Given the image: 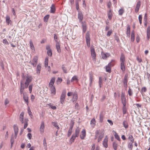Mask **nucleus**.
<instances>
[{
  "label": "nucleus",
  "mask_w": 150,
  "mask_h": 150,
  "mask_svg": "<svg viewBox=\"0 0 150 150\" xmlns=\"http://www.w3.org/2000/svg\"><path fill=\"white\" fill-rule=\"evenodd\" d=\"M121 98L122 103L124 106L126 105V99L125 97V94L122 93L121 95Z\"/></svg>",
  "instance_id": "nucleus-7"
},
{
  "label": "nucleus",
  "mask_w": 150,
  "mask_h": 150,
  "mask_svg": "<svg viewBox=\"0 0 150 150\" xmlns=\"http://www.w3.org/2000/svg\"><path fill=\"white\" fill-rule=\"evenodd\" d=\"M78 80L77 77L76 76H74L72 78L71 81V82H73L74 81H78Z\"/></svg>",
  "instance_id": "nucleus-44"
},
{
  "label": "nucleus",
  "mask_w": 150,
  "mask_h": 150,
  "mask_svg": "<svg viewBox=\"0 0 150 150\" xmlns=\"http://www.w3.org/2000/svg\"><path fill=\"white\" fill-rule=\"evenodd\" d=\"M102 79L101 77H99V85L100 88L102 87Z\"/></svg>",
  "instance_id": "nucleus-48"
},
{
  "label": "nucleus",
  "mask_w": 150,
  "mask_h": 150,
  "mask_svg": "<svg viewBox=\"0 0 150 150\" xmlns=\"http://www.w3.org/2000/svg\"><path fill=\"white\" fill-rule=\"evenodd\" d=\"M33 78L31 76H28L26 77V81L25 83V84H28L29 83L32 81Z\"/></svg>",
  "instance_id": "nucleus-12"
},
{
  "label": "nucleus",
  "mask_w": 150,
  "mask_h": 150,
  "mask_svg": "<svg viewBox=\"0 0 150 150\" xmlns=\"http://www.w3.org/2000/svg\"><path fill=\"white\" fill-rule=\"evenodd\" d=\"M142 16L141 15H140L139 16V23L141 24L142 23Z\"/></svg>",
  "instance_id": "nucleus-60"
},
{
  "label": "nucleus",
  "mask_w": 150,
  "mask_h": 150,
  "mask_svg": "<svg viewBox=\"0 0 150 150\" xmlns=\"http://www.w3.org/2000/svg\"><path fill=\"white\" fill-rule=\"evenodd\" d=\"M113 132L114 133V136L115 139L119 141H120L121 139L118 134L114 130L113 131Z\"/></svg>",
  "instance_id": "nucleus-20"
},
{
  "label": "nucleus",
  "mask_w": 150,
  "mask_h": 150,
  "mask_svg": "<svg viewBox=\"0 0 150 150\" xmlns=\"http://www.w3.org/2000/svg\"><path fill=\"white\" fill-rule=\"evenodd\" d=\"M52 96H53L56 94V89L55 87H50Z\"/></svg>",
  "instance_id": "nucleus-17"
},
{
  "label": "nucleus",
  "mask_w": 150,
  "mask_h": 150,
  "mask_svg": "<svg viewBox=\"0 0 150 150\" xmlns=\"http://www.w3.org/2000/svg\"><path fill=\"white\" fill-rule=\"evenodd\" d=\"M124 10L123 8H121L118 11L119 14L120 15H122L124 13Z\"/></svg>",
  "instance_id": "nucleus-45"
},
{
  "label": "nucleus",
  "mask_w": 150,
  "mask_h": 150,
  "mask_svg": "<svg viewBox=\"0 0 150 150\" xmlns=\"http://www.w3.org/2000/svg\"><path fill=\"white\" fill-rule=\"evenodd\" d=\"M89 35V33H87L86 34V44L88 47H89L90 46V38Z\"/></svg>",
  "instance_id": "nucleus-8"
},
{
  "label": "nucleus",
  "mask_w": 150,
  "mask_h": 150,
  "mask_svg": "<svg viewBox=\"0 0 150 150\" xmlns=\"http://www.w3.org/2000/svg\"><path fill=\"white\" fill-rule=\"evenodd\" d=\"M120 68L122 71L124 72L125 70V64H120Z\"/></svg>",
  "instance_id": "nucleus-38"
},
{
  "label": "nucleus",
  "mask_w": 150,
  "mask_h": 150,
  "mask_svg": "<svg viewBox=\"0 0 150 150\" xmlns=\"http://www.w3.org/2000/svg\"><path fill=\"white\" fill-rule=\"evenodd\" d=\"M91 52L92 60L94 63H95L96 61V55L94 48L91 49Z\"/></svg>",
  "instance_id": "nucleus-3"
},
{
  "label": "nucleus",
  "mask_w": 150,
  "mask_h": 150,
  "mask_svg": "<svg viewBox=\"0 0 150 150\" xmlns=\"http://www.w3.org/2000/svg\"><path fill=\"white\" fill-rule=\"evenodd\" d=\"M128 93L130 96H131L132 95V91L131 90V89L130 88H129V89L128 90Z\"/></svg>",
  "instance_id": "nucleus-58"
},
{
  "label": "nucleus",
  "mask_w": 150,
  "mask_h": 150,
  "mask_svg": "<svg viewBox=\"0 0 150 150\" xmlns=\"http://www.w3.org/2000/svg\"><path fill=\"white\" fill-rule=\"evenodd\" d=\"M48 57H46L45 59V67H48Z\"/></svg>",
  "instance_id": "nucleus-47"
},
{
  "label": "nucleus",
  "mask_w": 150,
  "mask_h": 150,
  "mask_svg": "<svg viewBox=\"0 0 150 150\" xmlns=\"http://www.w3.org/2000/svg\"><path fill=\"white\" fill-rule=\"evenodd\" d=\"M108 18L109 20H110L112 18V14L111 10L109 11L108 13Z\"/></svg>",
  "instance_id": "nucleus-39"
},
{
  "label": "nucleus",
  "mask_w": 150,
  "mask_h": 150,
  "mask_svg": "<svg viewBox=\"0 0 150 150\" xmlns=\"http://www.w3.org/2000/svg\"><path fill=\"white\" fill-rule=\"evenodd\" d=\"M86 136V130L84 129H83L81 132L80 135V137L81 139H84Z\"/></svg>",
  "instance_id": "nucleus-5"
},
{
  "label": "nucleus",
  "mask_w": 150,
  "mask_h": 150,
  "mask_svg": "<svg viewBox=\"0 0 150 150\" xmlns=\"http://www.w3.org/2000/svg\"><path fill=\"white\" fill-rule=\"evenodd\" d=\"M115 64V61L114 59H112L110 62L108 64V66H110L111 67L113 66Z\"/></svg>",
  "instance_id": "nucleus-31"
},
{
  "label": "nucleus",
  "mask_w": 150,
  "mask_h": 150,
  "mask_svg": "<svg viewBox=\"0 0 150 150\" xmlns=\"http://www.w3.org/2000/svg\"><path fill=\"white\" fill-rule=\"evenodd\" d=\"M111 67L110 66H108V65L106 67V71L107 72L110 73L111 72Z\"/></svg>",
  "instance_id": "nucleus-46"
},
{
  "label": "nucleus",
  "mask_w": 150,
  "mask_h": 150,
  "mask_svg": "<svg viewBox=\"0 0 150 150\" xmlns=\"http://www.w3.org/2000/svg\"><path fill=\"white\" fill-rule=\"evenodd\" d=\"M66 92L65 90L63 91L61 94L60 98V102L61 104H63L65 99L66 96Z\"/></svg>",
  "instance_id": "nucleus-2"
},
{
  "label": "nucleus",
  "mask_w": 150,
  "mask_h": 150,
  "mask_svg": "<svg viewBox=\"0 0 150 150\" xmlns=\"http://www.w3.org/2000/svg\"><path fill=\"white\" fill-rule=\"evenodd\" d=\"M127 76H125L124 77V86L125 88L127 87Z\"/></svg>",
  "instance_id": "nucleus-25"
},
{
  "label": "nucleus",
  "mask_w": 150,
  "mask_h": 150,
  "mask_svg": "<svg viewBox=\"0 0 150 150\" xmlns=\"http://www.w3.org/2000/svg\"><path fill=\"white\" fill-rule=\"evenodd\" d=\"M128 139L130 141V142H134V139L132 135L129 134V135Z\"/></svg>",
  "instance_id": "nucleus-43"
},
{
  "label": "nucleus",
  "mask_w": 150,
  "mask_h": 150,
  "mask_svg": "<svg viewBox=\"0 0 150 150\" xmlns=\"http://www.w3.org/2000/svg\"><path fill=\"white\" fill-rule=\"evenodd\" d=\"M120 64H125V57L124 55L122 54L120 58Z\"/></svg>",
  "instance_id": "nucleus-18"
},
{
  "label": "nucleus",
  "mask_w": 150,
  "mask_h": 150,
  "mask_svg": "<svg viewBox=\"0 0 150 150\" xmlns=\"http://www.w3.org/2000/svg\"><path fill=\"white\" fill-rule=\"evenodd\" d=\"M43 145L45 147V148L47 149V145L46 139L45 138L43 140Z\"/></svg>",
  "instance_id": "nucleus-51"
},
{
  "label": "nucleus",
  "mask_w": 150,
  "mask_h": 150,
  "mask_svg": "<svg viewBox=\"0 0 150 150\" xmlns=\"http://www.w3.org/2000/svg\"><path fill=\"white\" fill-rule=\"evenodd\" d=\"M102 58L104 59H106L108 57H109L110 55L109 53H105L103 52H101Z\"/></svg>",
  "instance_id": "nucleus-10"
},
{
  "label": "nucleus",
  "mask_w": 150,
  "mask_h": 150,
  "mask_svg": "<svg viewBox=\"0 0 150 150\" xmlns=\"http://www.w3.org/2000/svg\"><path fill=\"white\" fill-rule=\"evenodd\" d=\"M90 124L93 127H94L95 126L96 120L94 118H93L91 120Z\"/></svg>",
  "instance_id": "nucleus-29"
},
{
  "label": "nucleus",
  "mask_w": 150,
  "mask_h": 150,
  "mask_svg": "<svg viewBox=\"0 0 150 150\" xmlns=\"http://www.w3.org/2000/svg\"><path fill=\"white\" fill-rule=\"evenodd\" d=\"M38 57L37 56H35L33 58L32 60L30 61V64L32 65L33 66L35 67L38 63Z\"/></svg>",
  "instance_id": "nucleus-1"
},
{
  "label": "nucleus",
  "mask_w": 150,
  "mask_h": 150,
  "mask_svg": "<svg viewBox=\"0 0 150 150\" xmlns=\"http://www.w3.org/2000/svg\"><path fill=\"white\" fill-rule=\"evenodd\" d=\"M147 38L148 40H149L150 36V27L149 26L147 29Z\"/></svg>",
  "instance_id": "nucleus-30"
},
{
  "label": "nucleus",
  "mask_w": 150,
  "mask_h": 150,
  "mask_svg": "<svg viewBox=\"0 0 150 150\" xmlns=\"http://www.w3.org/2000/svg\"><path fill=\"white\" fill-rule=\"evenodd\" d=\"M80 129L79 128H77L75 130V134L76 137H78L79 136Z\"/></svg>",
  "instance_id": "nucleus-42"
},
{
  "label": "nucleus",
  "mask_w": 150,
  "mask_h": 150,
  "mask_svg": "<svg viewBox=\"0 0 150 150\" xmlns=\"http://www.w3.org/2000/svg\"><path fill=\"white\" fill-rule=\"evenodd\" d=\"M41 70V64L39 63L37 66L36 68L37 73L39 74Z\"/></svg>",
  "instance_id": "nucleus-19"
},
{
  "label": "nucleus",
  "mask_w": 150,
  "mask_h": 150,
  "mask_svg": "<svg viewBox=\"0 0 150 150\" xmlns=\"http://www.w3.org/2000/svg\"><path fill=\"white\" fill-rule=\"evenodd\" d=\"M54 38L55 41L56 42V43H57V42H59L58 41V37L55 34H54Z\"/></svg>",
  "instance_id": "nucleus-56"
},
{
  "label": "nucleus",
  "mask_w": 150,
  "mask_h": 150,
  "mask_svg": "<svg viewBox=\"0 0 150 150\" xmlns=\"http://www.w3.org/2000/svg\"><path fill=\"white\" fill-rule=\"evenodd\" d=\"M14 142V141L13 139V137H12L11 139V147L13 145V144Z\"/></svg>",
  "instance_id": "nucleus-61"
},
{
  "label": "nucleus",
  "mask_w": 150,
  "mask_h": 150,
  "mask_svg": "<svg viewBox=\"0 0 150 150\" xmlns=\"http://www.w3.org/2000/svg\"><path fill=\"white\" fill-rule=\"evenodd\" d=\"M72 128H70L68 131L67 134V136L68 137H70L72 133Z\"/></svg>",
  "instance_id": "nucleus-52"
},
{
  "label": "nucleus",
  "mask_w": 150,
  "mask_h": 150,
  "mask_svg": "<svg viewBox=\"0 0 150 150\" xmlns=\"http://www.w3.org/2000/svg\"><path fill=\"white\" fill-rule=\"evenodd\" d=\"M47 54L48 55L51 57L52 55V52L51 50H47Z\"/></svg>",
  "instance_id": "nucleus-54"
},
{
  "label": "nucleus",
  "mask_w": 150,
  "mask_h": 150,
  "mask_svg": "<svg viewBox=\"0 0 150 150\" xmlns=\"http://www.w3.org/2000/svg\"><path fill=\"white\" fill-rule=\"evenodd\" d=\"M55 8L54 5L52 4L50 8V12L52 13H55Z\"/></svg>",
  "instance_id": "nucleus-26"
},
{
  "label": "nucleus",
  "mask_w": 150,
  "mask_h": 150,
  "mask_svg": "<svg viewBox=\"0 0 150 150\" xmlns=\"http://www.w3.org/2000/svg\"><path fill=\"white\" fill-rule=\"evenodd\" d=\"M126 106H124L122 107V111L124 115L127 112V109L126 108Z\"/></svg>",
  "instance_id": "nucleus-53"
},
{
  "label": "nucleus",
  "mask_w": 150,
  "mask_h": 150,
  "mask_svg": "<svg viewBox=\"0 0 150 150\" xmlns=\"http://www.w3.org/2000/svg\"><path fill=\"white\" fill-rule=\"evenodd\" d=\"M9 103V100L7 98H6L4 101V104L5 105L8 104Z\"/></svg>",
  "instance_id": "nucleus-62"
},
{
  "label": "nucleus",
  "mask_w": 150,
  "mask_h": 150,
  "mask_svg": "<svg viewBox=\"0 0 150 150\" xmlns=\"http://www.w3.org/2000/svg\"><path fill=\"white\" fill-rule=\"evenodd\" d=\"M126 34L127 36L130 37V28L129 25H128L127 27Z\"/></svg>",
  "instance_id": "nucleus-23"
},
{
  "label": "nucleus",
  "mask_w": 150,
  "mask_h": 150,
  "mask_svg": "<svg viewBox=\"0 0 150 150\" xmlns=\"http://www.w3.org/2000/svg\"><path fill=\"white\" fill-rule=\"evenodd\" d=\"M141 4V2L140 1H138L137 4L136 8L135 9V12L137 13L139 11V8L140 7V6Z\"/></svg>",
  "instance_id": "nucleus-14"
},
{
  "label": "nucleus",
  "mask_w": 150,
  "mask_h": 150,
  "mask_svg": "<svg viewBox=\"0 0 150 150\" xmlns=\"http://www.w3.org/2000/svg\"><path fill=\"white\" fill-rule=\"evenodd\" d=\"M30 44L31 49L32 50H35V47L33 44V43L32 42V41L31 40H30Z\"/></svg>",
  "instance_id": "nucleus-50"
},
{
  "label": "nucleus",
  "mask_w": 150,
  "mask_h": 150,
  "mask_svg": "<svg viewBox=\"0 0 150 150\" xmlns=\"http://www.w3.org/2000/svg\"><path fill=\"white\" fill-rule=\"evenodd\" d=\"M47 105L53 110H55L57 109V107L55 106L53 104L50 103L48 104Z\"/></svg>",
  "instance_id": "nucleus-34"
},
{
  "label": "nucleus",
  "mask_w": 150,
  "mask_h": 150,
  "mask_svg": "<svg viewBox=\"0 0 150 150\" xmlns=\"http://www.w3.org/2000/svg\"><path fill=\"white\" fill-rule=\"evenodd\" d=\"M78 18L80 21L81 22L83 19V16L81 12H79L78 14Z\"/></svg>",
  "instance_id": "nucleus-21"
},
{
  "label": "nucleus",
  "mask_w": 150,
  "mask_h": 150,
  "mask_svg": "<svg viewBox=\"0 0 150 150\" xmlns=\"http://www.w3.org/2000/svg\"><path fill=\"white\" fill-rule=\"evenodd\" d=\"M6 22L8 25L11 22V21L10 20V16H6Z\"/></svg>",
  "instance_id": "nucleus-35"
},
{
  "label": "nucleus",
  "mask_w": 150,
  "mask_h": 150,
  "mask_svg": "<svg viewBox=\"0 0 150 150\" xmlns=\"http://www.w3.org/2000/svg\"><path fill=\"white\" fill-rule=\"evenodd\" d=\"M23 98L26 104L27 105H28L29 102H28V96L25 95H23Z\"/></svg>",
  "instance_id": "nucleus-22"
},
{
  "label": "nucleus",
  "mask_w": 150,
  "mask_h": 150,
  "mask_svg": "<svg viewBox=\"0 0 150 150\" xmlns=\"http://www.w3.org/2000/svg\"><path fill=\"white\" fill-rule=\"evenodd\" d=\"M89 80L90 81V85L91 86L92 85L93 79V73L92 71H91L89 73Z\"/></svg>",
  "instance_id": "nucleus-9"
},
{
  "label": "nucleus",
  "mask_w": 150,
  "mask_h": 150,
  "mask_svg": "<svg viewBox=\"0 0 150 150\" xmlns=\"http://www.w3.org/2000/svg\"><path fill=\"white\" fill-rule=\"evenodd\" d=\"M56 46L57 52L59 53H60L61 52V50L59 43L57 42V43H56Z\"/></svg>",
  "instance_id": "nucleus-24"
},
{
  "label": "nucleus",
  "mask_w": 150,
  "mask_h": 150,
  "mask_svg": "<svg viewBox=\"0 0 150 150\" xmlns=\"http://www.w3.org/2000/svg\"><path fill=\"white\" fill-rule=\"evenodd\" d=\"M104 118V115L102 113H100L99 116V121L100 122L102 123L103 122Z\"/></svg>",
  "instance_id": "nucleus-37"
},
{
  "label": "nucleus",
  "mask_w": 150,
  "mask_h": 150,
  "mask_svg": "<svg viewBox=\"0 0 150 150\" xmlns=\"http://www.w3.org/2000/svg\"><path fill=\"white\" fill-rule=\"evenodd\" d=\"M52 124L53 125L58 129V130L59 129V127L57 125V122H52Z\"/></svg>",
  "instance_id": "nucleus-40"
},
{
  "label": "nucleus",
  "mask_w": 150,
  "mask_h": 150,
  "mask_svg": "<svg viewBox=\"0 0 150 150\" xmlns=\"http://www.w3.org/2000/svg\"><path fill=\"white\" fill-rule=\"evenodd\" d=\"M135 39L134 32V30L132 31L131 34V40L132 42H134Z\"/></svg>",
  "instance_id": "nucleus-28"
},
{
  "label": "nucleus",
  "mask_w": 150,
  "mask_h": 150,
  "mask_svg": "<svg viewBox=\"0 0 150 150\" xmlns=\"http://www.w3.org/2000/svg\"><path fill=\"white\" fill-rule=\"evenodd\" d=\"M118 146L117 143L116 142H114L113 143V148L114 150H117Z\"/></svg>",
  "instance_id": "nucleus-32"
},
{
  "label": "nucleus",
  "mask_w": 150,
  "mask_h": 150,
  "mask_svg": "<svg viewBox=\"0 0 150 150\" xmlns=\"http://www.w3.org/2000/svg\"><path fill=\"white\" fill-rule=\"evenodd\" d=\"M123 125L125 129H127L128 127V122L126 120L123 121Z\"/></svg>",
  "instance_id": "nucleus-36"
},
{
  "label": "nucleus",
  "mask_w": 150,
  "mask_h": 150,
  "mask_svg": "<svg viewBox=\"0 0 150 150\" xmlns=\"http://www.w3.org/2000/svg\"><path fill=\"white\" fill-rule=\"evenodd\" d=\"M45 125L44 122H42L40 127V130L41 134H42L44 132Z\"/></svg>",
  "instance_id": "nucleus-13"
},
{
  "label": "nucleus",
  "mask_w": 150,
  "mask_h": 150,
  "mask_svg": "<svg viewBox=\"0 0 150 150\" xmlns=\"http://www.w3.org/2000/svg\"><path fill=\"white\" fill-rule=\"evenodd\" d=\"M133 142H130L128 143V148L130 149V150H132L133 148Z\"/></svg>",
  "instance_id": "nucleus-41"
},
{
  "label": "nucleus",
  "mask_w": 150,
  "mask_h": 150,
  "mask_svg": "<svg viewBox=\"0 0 150 150\" xmlns=\"http://www.w3.org/2000/svg\"><path fill=\"white\" fill-rule=\"evenodd\" d=\"M20 92L21 94H22L23 92L24 88L23 86V84L22 82H21L20 84Z\"/></svg>",
  "instance_id": "nucleus-33"
},
{
  "label": "nucleus",
  "mask_w": 150,
  "mask_h": 150,
  "mask_svg": "<svg viewBox=\"0 0 150 150\" xmlns=\"http://www.w3.org/2000/svg\"><path fill=\"white\" fill-rule=\"evenodd\" d=\"M103 136V134H102L101 133H100L99 132L97 133L96 135L95 139L98 138V142H99L101 140Z\"/></svg>",
  "instance_id": "nucleus-4"
},
{
  "label": "nucleus",
  "mask_w": 150,
  "mask_h": 150,
  "mask_svg": "<svg viewBox=\"0 0 150 150\" xmlns=\"http://www.w3.org/2000/svg\"><path fill=\"white\" fill-rule=\"evenodd\" d=\"M24 113L23 112H22L21 113L20 115V120L21 121L22 123H23V119L24 117Z\"/></svg>",
  "instance_id": "nucleus-27"
},
{
  "label": "nucleus",
  "mask_w": 150,
  "mask_h": 150,
  "mask_svg": "<svg viewBox=\"0 0 150 150\" xmlns=\"http://www.w3.org/2000/svg\"><path fill=\"white\" fill-rule=\"evenodd\" d=\"M78 95L76 93L74 92L72 95V101L73 102H76L78 99Z\"/></svg>",
  "instance_id": "nucleus-11"
},
{
  "label": "nucleus",
  "mask_w": 150,
  "mask_h": 150,
  "mask_svg": "<svg viewBox=\"0 0 150 150\" xmlns=\"http://www.w3.org/2000/svg\"><path fill=\"white\" fill-rule=\"evenodd\" d=\"M108 137L107 136H106L103 143V146L105 148H107L108 147Z\"/></svg>",
  "instance_id": "nucleus-6"
},
{
  "label": "nucleus",
  "mask_w": 150,
  "mask_h": 150,
  "mask_svg": "<svg viewBox=\"0 0 150 150\" xmlns=\"http://www.w3.org/2000/svg\"><path fill=\"white\" fill-rule=\"evenodd\" d=\"M13 129L15 133V138L16 139L17 137V135L18 132V127L16 125L14 126Z\"/></svg>",
  "instance_id": "nucleus-16"
},
{
  "label": "nucleus",
  "mask_w": 150,
  "mask_h": 150,
  "mask_svg": "<svg viewBox=\"0 0 150 150\" xmlns=\"http://www.w3.org/2000/svg\"><path fill=\"white\" fill-rule=\"evenodd\" d=\"M28 113L29 115L31 117V116H33V115H32V112H31V110H30L29 108V107H28Z\"/></svg>",
  "instance_id": "nucleus-59"
},
{
  "label": "nucleus",
  "mask_w": 150,
  "mask_h": 150,
  "mask_svg": "<svg viewBox=\"0 0 150 150\" xmlns=\"http://www.w3.org/2000/svg\"><path fill=\"white\" fill-rule=\"evenodd\" d=\"M50 15H47L45 16L44 18V20L45 22H47L49 18Z\"/></svg>",
  "instance_id": "nucleus-49"
},
{
  "label": "nucleus",
  "mask_w": 150,
  "mask_h": 150,
  "mask_svg": "<svg viewBox=\"0 0 150 150\" xmlns=\"http://www.w3.org/2000/svg\"><path fill=\"white\" fill-rule=\"evenodd\" d=\"M137 59L139 63H140L142 62V59L140 58L139 56H137Z\"/></svg>",
  "instance_id": "nucleus-64"
},
{
  "label": "nucleus",
  "mask_w": 150,
  "mask_h": 150,
  "mask_svg": "<svg viewBox=\"0 0 150 150\" xmlns=\"http://www.w3.org/2000/svg\"><path fill=\"white\" fill-rule=\"evenodd\" d=\"M112 33V30L111 29L108 31L107 33V36H110Z\"/></svg>",
  "instance_id": "nucleus-57"
},
{
  "label": "nucleus",
  "mask_w": 150,
  "mask_h": 150,
  "mask_svg": "<svg viewBox=\"0 0 150 150\" xmlns=\"http://www.w3.org/2000/svg\"><path fill=\"white\" fill-rule=\"evenodd\" d=\"M55 80V78L54 77L52 78L49 84V87H54L53 85L54 83Z\"/></svg>",
  "instance_id": "nucleus-15"
},
{
  "label": "nucleus",
  "mask_w": 150,
  "mask_h": 150,
  "mask_svg": "<svg viewBox=\"0 0 150 150\" xmlns=\"http://www.w3.org/2000/svg\"><path fill=\"white\" fill-rule=\"evenodd\" d=\"M82 27L83 32L84 33H85V32L87 30L86 26L85 27Z\"/></svg>",
  "instance_id": "nucleus-63"
},
{
  "label": "nucleus",
  "mask_w": 150,
  "mask_h": 150,
  "mask_svg": "<svg viewBox=\"0 0 150 150\" xmlns=\"http://www.w3.org/2000/svg\"><path fill=\"white\" fill-rule=\"evenodd\" d=\"M33 86V84H31L29 86L28 88L29 89L30 93H31L32 92Z\"/></svg>",
  "instance_id": "nucleus-55"
}]
</instances>
